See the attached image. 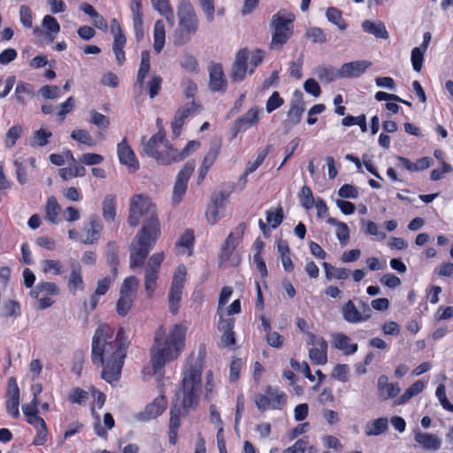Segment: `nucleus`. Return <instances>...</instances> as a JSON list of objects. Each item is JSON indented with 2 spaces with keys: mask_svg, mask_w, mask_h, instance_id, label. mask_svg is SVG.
Here are the masks:
<instances>
[{
  "mask_svg": "<svg viewBox=\"0 0 453 453\" xmlns=\"http://www.w3.org/2000/svg\"><path fill=\"white\" fill-rule=\"evenodd\" d=\"M127 222L130 226L142 223L130 244V267L134 269L144 265L161 234L157 208L149 196L142 194L132 196Z\"/></svg>",
  "mask_w": 453,
  "mask_h": 453,
  "instance_id": "obj_1",
  "label": "nucleus"
},
{
  "mask_svg": "<svg viewBox=\"0 0 453 453\" xmlns=\"http://www.w3.org/2000/svg\"><path fill=\"white\" fill-rule=\"evenodd\" d=\"M128 346L123 328L115 334L106 324L100 325L92 339L91 359L93 364L103 367L102 378L107 382L116 381L120 377Z\"/></svg>",
  "mask_w": 453,
  "mask_h": 453,
  "instance_id": "obj_2",
  "label": "nucleus"
},
{
  "mask_svg": "<svg viewBox=\"0 0 453 453\" xmlns=\"http://www.w3.org/2000/svg\"><path fill=\"white\" fill-rule=\"evenodd\" d=\"M201 375L200 365L190 366L185 372L181 386L175 394V403L171 408L169 421V441L173 445L177 442L178 430L180 426V416L198 403L202 388Z\"/></svg>",
  "mask_w": 453,
  "mask_h": 453,
  "instance_id": "obj_3",
  "label": "nucleus"
},
{
  "mask_svg": "<svg viewBox=\"0 0 453 453\" xmlns=\"http://www.w3.org/2000/svg\"><path fill=\"white\" fill-rule=\"evenodd\" d=\"M185 334L186 328L179 324H175L168 333L164 326L156 331L150 349V362L155 373L166 363L179 357L185 346Z\"/></svg>",
  "mask_w": 453,
  "mask_h": 453,
  "instance_id": "obj_4",
  "label": "nucleus"
},
{
  "mask_svg": "<svg viewBox=\"0 0 453 453\" xmlns=\"http://www.w3.org/2000/svg\"><path fill=\"white\" fill-rule=\"evenodd\" d=\"M178 27L173 35V43L178 46L191 41L199 28V19L191 3L181 0L177 6Z\"/></svg>",
  "mask_w": 453,
  "mask_h": 453,
  "instance_id": "obj_5",
  "label": "nucleus"
},
{
  "mask_svg": "<svg viewBox=\"0 0 453 453\" xmlns=\"http://www.w3.org/2000/svg\"><path fill=\"white\" fill-rule=\"evenodd\" d=\"M295 15L290 12L281 9L273 15L270 27L273 29L271 48L281 47L293 35V23Z\"/></svg>",
  "mask_w": 453,
  "mask_h": 453,
  "instance_id": "obj_6",
  "label": "nucleus"
},
{
  "mask_svg": "<svg viewBox=\"0 0 453 453\" xmlns=\"http://www.w3.org/2000/svg\"><path fill=\"white\" fill-rule=\"evenodd\" d=\"M287 403V395L278 388L268 386L265 395L256 397L255 404L259 411L281 410Z\"/></svg>",
  "mask_w": 453,
  "mask_h": 453,
  "instance_id": "obj_7",
  "label": "nucleus"
},
{
  "mask_svg": "<svg viewBox=\"0 0 453 453\" xmlns=\"http://www.w3.org/2000/svg\"><path fill=\"white\" fill-rule=\"evenodd\" d=\"M164 253H155L148 260L145 266L144 288L148 297H151L156 288L160 265L164 260Z\"/></svg>",
  "mask_w": 453,
  "mask_h": 453,
  "instance_id": "obj_8",
  "label": "nucleus"
},
{
  "mask_svg": "<svg viewBox=\"0 0 453 453\" xmlns=\"http://www.w3.org/2000/svg\"><path fill=\"white\" fill-rule=\"evenodd\" d=\"M195 166V161L190 160L188 161L183 168L179 172L173 190L172 200L173 203L177 204L182 200L187 190L188 181L194 173Z\"/></svg>",
  "mask_w": 453,
  "mask_h": 453,
  "instance_id": "obj_9",
  "label": "nucleus"
},
{
  "mask_svg": "<svg viewBox=\"0 0 453 453\" xmlns=\"http://www.w3.org/2000/svg\"><path fill=\"white\" fill-rule=\"evenodd\" d=\"M246 230V224L240 223L233 232H231L226 241L224 242L220 254H219V261L221 264L226 262L230 256L234 253L236 246L240 243L241 240Z\"/></svg>",
  "mask_w": 453,
  "mask_h": 453,
  "instance_id": "obj_10",
  "label": "nucleus"
},
{
  "mask_svg": "<svg viewBox=\"0 0 453 453\" xmlns=\"http://www.w3.org/2000/svg\"><path fill=\"white\" fill-rule=\"evenodd\" d=\"M164 142H165V144L167 143L165 132L159 130L157 134L152 135L147 142L143 143V152L161 164H170L172 162L171 158L165 157L163 153L158 150L159 145Z\"/></svg>",
  "mask_w": 453,
  "mask_h": 453,
  "instance_id": "obj_11",
  "label": "nucleus"
},
{
  "mask_svg": "<svg viewBox=\"0 0 453 453\" xmlns=\"http://www.w3.org/2000/svg\"><path fill=\"white\" fill-rule=\"evenodd\" d=\"M209 88L213 92H225L227 88L222 65L212 63L209 65Z\"/></svg>",
  "mask_w": 453,
  "mask_h": 453,
  "instance_id": "obj_12",
  "label": "nucleus"
},
{
  "mask_svg": "<svg viewBox=\"0 0 453 453\" xmlns=\"http://www.w3.org/2000/svg\"><path fill=\"white\" fill-rule=\"evenodd\" d=\"M6 411L14 418L19 416V388L17 384L16 379L13 377L9 378L7 391H6Z\"/></svg>",
  "mask_w": 453,
  "mask_h": 453,
  "instance_id": "obj_13",
  "label": "nucleus"
},
{
  "mask_svg": "<svg viewBox=\"0 0 453 453\" xmlns=\"http://www.w3.org/2000/svg\"><path fill=\"white\" fill-rule=\"evenodd\" d=\"M294 96L296 97V99L291 102L290 109L288 111V118L283 122L284 127L288 130L290 129L292 127L297 125L301 121L304 111L303 107L302 92L299 90H296L294 93Z\"/></svg>",
  "mask_w": 453,
  "mask_h": 453,
  "instance_id": "obj_14",
  "label": "nucleus"
},
{
  "mask_svg": "<svg viewBox=\"0 0 453 453\" xmlns=\"http://www.w3.org/2000/svg\"><path fill=\"white\" fill-rule=\"evenodd\" d=\"M199 108L200 106L193 101L177 110L172 122L173 134L175 137H178L180 134V131L186 119L189 115L196 112Z\"/></svg>",
  "mask_w": 453,
  "mask_h": 453,
  "instance_id": "obj_15",
  "label": "nucleus"
},
{
  "mask_svg": "<svg viewBox=\"0 0 453 453\" xmlns=\"http://www.w3.org/2000/svg\"><path fill=\"white\" fill-rule=\"evenodd\" d=\"M167 405L166 399L164 395H159L149 403L143 411L136 414V419L140 421H149L161 415Z\"/></svg>",
  "mask_w": 453,
  "mask_h": 453,
  "instance_id": "obj_16",
  "label": "nucleus"
},
{
  "mask_svg": "<svg viewBox=\"0 0 453 453\" xmlns=\"http://www.w3.org/2000/svg\"><path fill=\"white\" fill-rule=\"evenodd\" d=\"M259 107L250 108L243 116L237 119L233 127L234 136L251 127L257 126L259 122V114L262 112Z\"/></svg>",
  "mask_w": 453,
  "mask_h": 453,
  "instance_id": "obj_17",
  "label": "nucleus"
},
{
  "mask_svg": "<svg viewBox=\"0 0 453 453\" xmlns=\"http://www.w3.org/2000/svg\"><path fill=\"white\" fill-rule=\"evenodd\" d=\"M372 63L366 60H357L345 63L340 67V77L342 79L357 78L361 76Z\"/></svg>",
  "mask_w": 453,
  "mask_h": 453,
  "instance_id": "obj_18",
  "label": "nucleus"
},
{
  "mask_svg": "<svg viewBox=\"0 0 453 453\" xmlns=\"http://www.w3.org/2000/svg\"><path fill=\"white\" fill-rule=\"evenodd\" d=\"M415 441L424 449L435 451L441 446V439L434 434L421 432L418 428L413 430Z\"/></svg>",
  "mask_w": 453,
  "mask_h": 453,
  "instance_id": "obj_19",
  "label": "nucleus"
},
{
  "mask_svg": "<svg viewBox=\"0 0 453 453\" xmlns=\"http://www.w3.org/2000/svg\"><path fill=\"white\" fill-rule=\"evenodd\" d=\"M248 58L249 52L246 49H242L236 53L230 74L233 81H241L245 78Z\"/></svg>",
  "mask_w": 453,
  "mask_h": 453,
  "instance_id": "obj_20",
  "label": "nucleus"
},
{
  "mask_svg": "<svg viewBox=\"0 0 453 453\" xmlns=\"http://www.w3.org/2000/svg\"><path fill=\"white\" fill-rule=\"evenodd\" d=\"M117 152L120 164L127 165L134 171H136L139 168V163L136 159L135 154L127 144V138H124L118 144Z\"/></svg>",
  "mask_w": 453,
  "mask_h": 453,
  "instance_id": "obj_21",
  "label": "nucleus"
},
{
  "mask_svg": "<svg viewBox=\"0 0 453 453\" xmlns=\"http://www.w3.org/2000/svg\"><path fill=\"white\" fill-rule=\"evenodd\" d=\"M342 315L343 319L350 324H357L367 320L361 311H359L358 307L351 300H349L342 306Z\"/></svg>",
  "mask_w": 453,
  "mask_h": 453,
  "instance_id": "obj_22",
  "label": "nucleus"
},
{
  "mask_svg": "<svg viewBox=\"0 0 453 453\" xmlns=\"http://www.w3.org/2000/svg\"><path fill=\"white\" fill-rule=\"evenodd\" d=\"M378 389L383 400L393 398L400 393L399 384L397 382L388 383V379L386 375L379 377Z\"/></svg>",
  "mask_w": 453,
  "mask_h": 453,
  "instance_id": "obj_23",
  "label": "nucleus"
},
{
  "mask_svg": "<svg viewBox=\"0 0 453 453\" xmlns=\"http://www.w3.org/2000/svg\"><path fill=\"white\" fill-rule=\"evenodd\" d=\"M103 226L96 216L90 217L89 223L84 227L86 239L82 241L84 244H93L100 237Z\"/></svg>",
  "mask_w": 453,
  "mask_h": 453,
  "instance_id": "obj_24",
  "label": "nucleus"
},
{
  "mask_svg": "<svg viewBox=\"0 0 453 453\" xmlns=\"http://www.w3.org/2000/svg\"><path fill=\"white\" fill-rule=\"evenodd\" d=\"M319 347L309 351V357L314 365H323L327 362V342L324 338H319Z\"/></svg>",
  "mask_w": 453,
  "mask_h": 453,
  "instance_id": "obj_25",
  "label": "nucleus"
},
{
  "mask_svg": "<svg viewBox=\"0 0 453 453\" xmlns=\"http://www.w3.org/2000/svg\"><path fill=\"white\" fill-rule=\"evenodd\" d=\"M35 95L34 86L25 81H19L15 88V98L20 104H26Z\"/></svg>",
  "mask_w": 453,
  "mask_h": 453,
  "instance_id": "obj_26",
  "label": "nucleus"
},
{
  "mask_svg": "<svg viewBox=\"0 0 453 453\" xmlns=\"http://www.w3.org/2000/svg\"><path fill=\"white\" fill-rule=\"evenodd\" d=\"M362 28L365 32L373 35L377 38L388 39L389 36L382 22H373L366 19L363 21Z\"/></svg>",
  "mask_w": 453,
  "mask_h": 453,
  "instance_id": "obj_27",
  "label": "nucleus"
},
{
  "mask_svg": "<svg viewBox=\"0 0 453 453\" xmlns=\"http://www.w3.org/2000/svg\"><path fill=\"white\" fill-rule=\"evenodd\" d=\"M333 343L335 349L343 350L345 355L354 354L357 350V344L350 343V338L343 334H335Z\"/></svg>",
  "mask_w": 453,
  "mask_h": 453,
  "instance_id": "obj_28",
  "label": "nucleus"
},
{
  "mask_svg": "<svg viewBox=\"0 0 453 453\" xmlns=\"http://www.w3.org/2000/svg\"><path fill=\"white\" fill-rule=\"evenodd\" d=\"M388 428V420L382 417L366 424L365 434L367 436H377L384 434Z\"/></svg>",
  "mask_w": 453,
  "mask_h": 453,
  "instance_id": "obj_29",
  "label": "nucleus"
},
{
  "mask_svg": "<svg viewBox=\"0 0 453 453\" xmlns=\"http://www.w3.org/2000/svg\"><path fill=\"white\" fill-rule=\"evenodd\" d=\"M154 43L153 49L157 54L160 53L165 46V27L163 20H157L154 25Z\"/></svg>",
  "mask_w": 453,
  "mask_h": 453,
  "instance_id": "obj_30",
  "label": "nucleus"
},
{
  "mask_svg": "<svg viewBox=\"0 0 453 453\" xmlns=\"http://www.w3.org/2000/svg\"><path fill=\"white\" fill-rule=\"evenodd\" d=\"M150 70V56L148 50H142L141 53V63L137 73L136 83L142 86L144 79Z\"/></svg>",
  "mask_w": 453,
  "mask_h": 453,
  "instance_id": "obj_31",
  "label": "nucleus"
},
{
  "mask_svg": "<svg viewBox=\"0 0 453 453\" xmlns=\"http://www.w3.org/2000/svg\"><path fill=\"white\" fill-rule=\"evenodd\" d=\"M107 264L111 267V273L114 277L117 276V267L119 265V248L114 242H108L106 246Z\"/></svg>",
  "mask_w": 453,
  "mask_h": 453,
  "instance_id": "obj_32",
  "label": "nucleus"
},
{
  "mask_svg": "<svg viewBox=\"0 0 453 453\" xmlns=\"http://www.w3.org/2000/svg\"><path fill=\"white\" fill-rule=\"evenodd\" d=\"M61 211V206L58 204L55 196H50L47 200L45 208L46 219L52 224L58 223V215Z\"/></svg>",
  "mask_w": 453,
  "mask_h": 453,
  "instance_id": "obj_33",
  "label": "nucleus"
},
{
  "mask_svg": "<svg viewBox=\"0 0 453 453\" xmlns=\"http://www.w3.org/2000/svg\"><path fill=\"white\" fill-rule=\"evenodd\" d=\"M316 74L320 81L325 82H332L336 79H342L340 77V68L335 69L332 65L319 66L316 69Z\"/></svg>",
  "mask_w": 453,
  "mask_h": 453,
  "instance_id": "obj_34",
  "label": "nucleus"
},
{
  "mask_svg": "<svg viewBox=\"0 0 453 453\" xmlns=\"http://www.w3.org/2000/svg\"><path fill=\"white\" fill-rule=\"evenodd\" d=\"M35 428L37 429V434L34 438L33 444L35 446L44 445L48 440V428L43 418L35 419V423L33 424Z\"/></svg>",
  "mask_w": 453,
  "mask_h": 453,
  "instance_id": "obj_35",
  "label": "nucleus"
},
{
  "mask_svg": "<svg viewBox=\"0 0 453 453\" xmlns=\"http://www.w3.org/2000/svg\"><path fill=\"white\" fill-rule=\"evenodd\" d=\"M182 287L171 285L170 292L168 295L169 309L173 314H177L180 308V302L182 296Z\"/></svg>",
  "mask_w": 453,
  "mask_h": 453,
  "instance_id": "obj_36",
  "label": "nucleus"
},
{
  "mask_svg": "<svg viewBox=\"0 0 453 453\" xmlns=\"http://www.w3.org/2000/svg\"><path fill=\"white\" fill-rule=\"evenodd\" d=\"M113 36H114V41H113V44H112V50L114 52V55H115L118 64L119 65H121L124 64V62L126 60L125 51L123 49L126 45L127 38H126L125 35H113Z\"/></svg>",
  "mask_w": 453,
  "mask_h": 453,
  "instance_id": "obj_37",
  "label": "nucleus"
},
{
  "mask_svg": "<svg viewBox=\"0 0 453 453\" xmlns=\"http://www.w3.org/2000/svg\"><path fill=\"white\" fill-rule=\"evenodd\" d=\"M425 388V383L422 380H417L411 385L404 393L398 398L396 404L401 405L407 403L411 398L421 393Z\"/></svg>",
  "mask_w": 453,
  "mask_h": 453,
  "instance_id": "obj_38",
  "label": "nucleus"
},
{
  "mask_svg": "<svg viewBox=\"0 0 453 453\" xmlns=\"http://www.w3.org/2000/svg\"><path fill=\"white\" fill-rule=\"evenodd\" d=\"M21 308L19 302L14 300H7L4 303L1 310V316L3 318H13L16 319L20 316Z\"/></svg>",
  "mask_w": 453,
  "mask_h": 453,
  "instance_id": "obj_39",
  "label": "nucleus"
},
{
  "mask_svg": "<svg viewBox=\"0 0 453 453\" xmlns=\"http://www.w3.org/2000/svg\"><path fill=\"white\" fill-rule=\"evenodd\" d=\"M326 16L327 20L335 25L340 30H345L348 27L347 22L342 16V12L335 7H329L326 10Z\"/></svg>",
  "mask_w": 453,
  "mask_h": 453,
  "instance_id": "obj_40",
  "label": "nucleus"
},
{
  "mask_svg": "<svg viewBox=\"0 0 453 453\" xmlns=\"http://www.w3.org/2000/svg\"><path fill=\"white\" fill-rule=\"evenodd\" d=\"M103 216L106 221L111 222L116 216L115 196L108 195L103 202Z\"/></svg>",
  "mask_w": 453,
  "mask_h": 453,
  "instance_id": "obj_41",
  "label": "nucleus"
},
{
  "mask_svg": "<svg viewBox=\"0 0 453 453\" xmlns=\"http://www.w3.org/2000/svg\"><path fill=\"white\" fill-rule=\"evenodd\" d=\"M326 277L330 280L335 278L338 280H345L349 277V270L346 268H337L326 262L323 263Z\"/></svg>",
  "mask_w": 453,
  "mask_h": 453,
  "instance_id": "obj_42",
  "label": "nucleus"
},
{
  "mask_svg": "<svg viewBox=\"0 0 453 453\" xmlns=\"http://www.w3.org/2000/svg\"><path fill=\"white\" fill-rule=\"evenodd\" d=\"M139 286V280L134 276L127 277L124 280L121 287H120V294L124 296H130L134 297L135 291Z\"/></svg>",
  "mask_w": 453,
  "mask_h": 453,
  "instance_id": "obj_43",
  "label": "nucleus"
},
{
  "mask_svg": "<svg viewBox=\"0 0 453 453\" xmlns=\"http://www.w3.org/2000/svg\"><path fill=\"white\" fill-rule=\"evenodd\" d=\"M51 136L52 133L50 131L41 128L35 132L30 145L32 147H43L49 143V139Z\"/></svg>",
  "mask_w": 453,
  "mask_h": 453,
  "instance_id": "obj_44",
  "label": "nucleus"
},
{
  "mask_svg": "<svg viewBox=\"0 0 453 453\" xmlns=\"http://www.w3.org/2000/svg\"><path fill=\"white\" fill-rule=\"evenodd\" d=\"M200 146V143L196 141H190L187 143L186 147L181 150L180 153L177 154L175 150L170 149L171 160L177 162L183 160L189 155L191 150H195Z\"/></svg>",
  "mask_w": 453,
  "mask_h": 453,
  "instance_id": "obj_45",
  "label": "nucleus"
},
{
  "mask_svg": "<svg viewBox=\"0 0 453 453\" xmlns=\"http://www.w3.org/2000/svg\"><path fill=\"white\" fill-rule=\"evenodd\" d=\"M23 128L20 125H14L5 134L4 144L6 148H12L20 137Z\"/></svg>",
  "mask_w": 453,
  "mask_h": 453,
  "instance_id": "obj_46",
  "label": "nucleus"
},
{
  "mask_svg": "<svg viewBox=\"0 0 453 453\" xmlns=\"http://www.w3.org/2000/svg\"><path fill=\"white\" fill-rule=\"evenodd\" d=\"M70 290L74 294L75 291L83 288V280L80 266L73 268L68 279Z\"/></svg>",
  "mask_w": 453,
  "mask_h": 453,
  "instance_id": "obj_47",
  "label": "nucleus"
},
{
  "mask_svg": "<svg viewBox=\"0 0 453 453\" xmlns=\"http://www.w3.org/2000/svg\"><path fill=\"white\" fill-rule=\"evenodd\" d=\"M305 36L313 43H325L326 42V35L323 29L320 27H313L306 30Z\"/></svg>",
  "mask_w": 453,
  "mask_h": 453,
  "instance_id": "obj_48",
  "label": "nucleus"
},
{
  "mask_svg": "<svg viewBox=\"0 0 453 453\" xmlns=\"http://www.w3.org/2000/svg\"><path fill=\"white\" fill-rule=\"evenodd\" d=\"M299 197L302 206L306 210H310L314 206L315 199L310 187L303 186L301 188Z\"/></svg>",
  "mask_w": 453,
  "mask_h": 453,
  "instance_id": "obj_49",
  "label": "nucleus"
},
{
  "mask_svg": "<svg viewBox=\"0 0 453 453\" xmlns=\"http://www.w3.org/2000/svg\"><path fill=\"white\" fill-rule=\"evenodd\" d=\"M134 298L130 296H124L120 294L119 299L117 303V312L120 316H126L131 309Z\"/></svg>",
  "mask_w": 453,
  "mask_h": 453,
  "instance_id": "obj_50",
  "label": "nucleus"
},
{
  "mask_svg": "<svg viewBox=\"0 0 453 453\" xmlns=\"http://www.w3.org/2000/svg\"><path fill=\"white\" fill-rule=\"evenodd\" d=\"M272 149V145L266 146L262 151L259 152L256 160L253 163H249L246 167V174H250L255 172L264 162Z\"/></svg>",
  "mask_w": 453,
  "mask_h": 453,
  "instance_id": "obj_51",
  "label": "nucleus"
},
{
  "mask_svg": "<svg viewBox=\"0 0 453 453\" xmlns=\"http://www.w3.org/2000/svg\"><path fill=\"white\" fill-rule=\"evenodd\" d=\"M71 137L73 140H75L81 143L87 144L88 146H94L96 144L91 134L87 130H83V129L73 130L71 134Z\"/></svg>",
  "mask_w": 453,
  "mask_h": 453,
  "instance_id": "obj_52",
  "label": "nucleus"
},
{
  "mask_svg": "<svg viewBox=\"0 0 453 453\" xmlns=\"http://www.w3.org/2000/svg\"><path fill=\"white\" fill-rule=\"evenodd\" d=\"M42 265L45 273L53 272L56 275H59L64 272L63 265L58 260L46 259L42 262Z\"/></svg>",
  "mask_w": 453,
  "mask_h": 453,
  "instance_id": "obj_53",
  "label": "nucleus"
},
{
  "mask_svg": "<svg viewBox=\"0 0 453 453\" xmlns=\"http://www.w3.org/2000/svg\"><path fill=\"white\" fill-rule=\"evenodd\" d=\"M425 52H426L425 50H421V48H418V47H415L411 50V64H412V67H413L414 71H416V72L421 71L423 61H424Z\"/></svg>",
  "mask_w": 453,
  "mask_h": 453,
  "instance_id": "obj_54",
  "label": "nucleus"
},
{
  "mask_svg": "<svg viewBox=\"0 0 453 453\" xmlns=\"http://www.w3.org/2000/svg\"><path fill=\"white\" fill-rule=\"evenodd\" d=\"M180 66L189 73H197L199 71L198 63L195 57L191 55H185L180 61Z\"/></svg>",
  "mask_w": 453,
  "mask_h": 453,
  "instance_id": "obj_55",
  "label": "nucleus"
},
{
  "mask_svg": "<svg viewBox=\"0 0 453 453\" xmlns=\"http://www.w3.org/2000/svg\"><path fill=\"white\" fill-rule=\"evenodd\" d=\"M283 209L279 207L276 211H266V220L272 225L273 228L278 227L283 220Z\"/></svg>",
  "mask_w": 453,
  "mask_h": 453,
  "instance_id": "obj_56",
  "label": "nucleus"
},
{
  "mask_svg": "<svg viewBox=\"0 0 453 453\" xmlns=\"http://www.w3.org/2000/svg\"><path fill=\"white\" fill-rule=\"evenodd\" d=\"M436 396L444 410L453 412V404L449 403L446 395V389L443 384H440L436 388Z\"/></svg>",
  "mask_w": 453,
  "mask_h": 453,
  "instance_id": "obj_57",
  "label": "nucleus"
},
{
  "mask_svg": "<svg viewBox=\"0 0 453 453\" xmlns=\"http://www.w3.org/2000/svg\"><path fill=\"white\" fill-rule=\"evenodd\" d=\"M91 123L99 128L105 129L110 126V119L107 116L96 111H90Z\"/></svg>",
  "mask_w": 453,
  "mask_h": 453,
  "instance_id": "obj_58",
  "label": "nucleus"
},
{
  "mask_svg": "<svg viewBox=\"0 0 453 453\" xmlns=\"http://www.w3.org/2000/svg\"><path fill=\"white\" fill-rule=\"evenodd\" d=\"M284 104L283 99L280 96L278 92H273L266 102V111L273 112L274 110L280 108Z\"/></svg>",
  "mask_w": 453,
  "mask_h": 453,
  "instance_id": "obj_59",
  "label": "nucleus"
},
{
  "mask_svg": "<svg viewBox=\"0 0 453 453\" xmlns=\"http://www.w3.org/2000/svg\"><path fill=\"white\" fill-rule=\"evenodd\" d=\"M19 19L22 25L27 27L30 28L33 25V19H32V12L30 8L27 5H21L19 8Z\"/></svg>",
  "mask_w": 453,
  "mask_h": 453,
  "instance_id": "obj_60",
  "label": "nucleus"
},
{
  "mask_svg": "<svg viewBox=\"0 0 453 453\" xmlns=\"http://www.w3.org/2000/svg\"><path fill=\"white\" fill-rule=\"evenodd\" d=\"M60 89L58 86L45 85L39 89V94L46 99H55L59 96Z\"/></svg>",
  "mask_w": 453,
  "mask_h": 453,
  "instance_id": "obj_61",
  "label": "nucleus"
},
{
  "mask_svg": "<svg viewBox=\"0 0 453 453\" xmlns=\"http://www.w3.org/2000/svg\"><path fill=\"white\" fill-rule=\"evenodd\" d=\"M186 273H187L186 267L183 265H179L174 272L173 281H172L171 285L174 286L176 284V286L184 288V283L186 280Z\"/></svg>",
  "mask_w": 453,
  "mask_h": 453,
  "instance_id": "obj_62",
  "label": "nucleus"
},
{
  "mask_svg": "<svg viewBox=\"0 0 453 453\" xmlns=\"http://www.w3.org/2000/svg\"><path fill=\"white\" fill-rule=\"evenodd\" d=\"M338 196L342 198L355 199L358 196V191L356 187L350 184H344L338 190Z\"/></svg>",
  "mask_w": 453,
  "mask_h": 453,
  "instance_id": "obj_63",
  "label": "nucleus"
},
{
  "mask_svg": "<svg viewBox=\"0 0 453 453\" xmlns=\"http://www.w3.org/2000/svg\"><path fill=\"white\" fill-rule=\"evenodd\" d=\"M308 441L305 438L297 440L294 445L287 448L283 453H303Z\"/></svg>",
  "mask_w": 453,
  "mask_h": 453,
  "instance_id": "obj_64",
  "label": "nucleus"
}]
</instances>
